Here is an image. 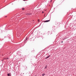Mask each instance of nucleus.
<instances>
[{
  "label": "nucleus",
  "mask_w": 76,
  "mask_h": 76,
  "mask_svg": "<svg viewBox=\"0 0 76 76\" xmlns=\"http://www.w3.org/2000/svg\"><path fill=\"white\" fill-rule=\"evenodd\" d=\"M23 1H25V0H23Z\"/></svg>",
  "instance_id": "10"
},
{
  "label": "nucleus",
  "mask_w": 76,
  "mask_h": 76,
  "mask_svg": "<svg viewBox=\"0 0 76 76\" xmlns=\"http://www.w3.org/2000/svg\"><path fill=\"white\" fill-rule=\"evenodd\" d=\"M25 9L24 8H22V10H24Z\"/></svg>",
  "instance_id": "5"
},
{
  "label": "nucleus",
  "mask_w": 76,
  "mask_h": 76,
  "mask_svg": "<svg viewBox=\"0 0 76 76\" xmlns=\"http://www.w3.org/2000/svg\"><path fill=\"white\" fill-rule=\"evenodd\" d=\"M50 20H46V21H44V22H50Z\"/></svg>",
  "instance_id": "1"
},
{
  "label": "nucleus",
  "mask_w": 76,
  "mask_h": 76,
  "mask_svg": "<svg viewBox=\"0 0 76 76\" xmlns=\"http://www.w3.org/2000/svg\"><path fill=\"white\" fill-rule=\"evenodd\" d=\"M45 75V74H43L42 75V76H44Z\"/></svg>",
  "instance_id": "4"
},
{
  "label": "nucleus",
  "mask_w": 76,
  "mask_h": 76,
  "mask_svg": "<svg viewBox=\"0 0 76 76\" xmlns=\"http://www.w3.org/2000/svg\"><path fill=\"white\" fill-rule=\"evenodd\" d=\"M30 14H27V15H29Z\"/></svg>",
  "instance_id": "11"
},
{
  "label": "nucleus",
  "mask_w": 76,
  "mask_h": 76,
  "mask_svg": "<svg viewBox=\"0 0 76 76\" xmlns=\"http://www.w3.org/2000/svg\"><path fill=\"white\" fill-rule=\"evenodd\" d=\"M7 76H11V75H10V74H7Z\"/></svg>",
  "instance_id": "3"
},
{
  "label": "nucleus",
  "mask_w": 76,
  "mask_h": 76,
  "mask_svg": "<svg viewBox=\"0 0 76 76\" xmlns=\"http://www.w3.org/2000/svg\"><path fill=\"white\" fill-rule=\"evenodd\" d=\"M25 41H26V40L25 41Z\"/></svg>",
  "instance_id": "16"
},
{
  "label": "nucleus",
  "mask_w": 76,
  "mask_h": 76,
  "mask_svg": "<svg viewBox=\"0 0 76 76\" xmlns=\"http://www.w3.org/2000/svg\"><path fill=\"white\" fill-rule=\"evenodd\" d=\"M27 39H28V38L26 37V40H27Z\"/></svg>",
  "instance_id": "6"
},
{
  "label": "nucleus",
  "mask_w": 76,
  "mask_h": 76,
  "mask_svg": "<svg viewBox=\"0 0 76 76\" xmlns=\"http://www.w3.org/2000/svg\"><path fill=\"white\" fill-rule=\"evenodd\" d=\"M25 1H26V0H25Z\"/></svg>",
  "instance_id": "15"
},
{
  "label": "nucleus",
  "mask_w": 76,
  "mask_h": 76,
  "mask_svg": "<svg viewBox=\"0 0 76 76\" xmlns=\"http://www.w3.org/2000/svg\"><path fill=\"white\" fill-rule=\"evenodd\" d=\"M36 76V75H35V76Z\"/></svg>",
  "instance_id": "17"
},
{
  "label": "nucleus",
  "mask_w": 76,
  "mask_h": 76,
  "mask_svg": "<svg viewBox=\"0 0 76 76\" xmlns=\"http://www.w3.org/2000/svg\"><path fill=\"white\" fill-rule=\"evenodd\" d=\"M42 13H44V12H42Z\"/></svg>",
  "instance_id": "12"
},
{
  "label": "nucleus",
  "mask_w": 76,
  "mask_h": 76,
  "mask_svg": "<svg viewBox=\"0 0 76 76\" xmlns=\"http://www.w3.org/2000/svg\"><path fill=\"white\" fill-rule=\"evenodd\" d=\"M46 67H45V69H46Z\"/></svg>",
  "instance_id": "14"
},
{
  "label": "nucleus",
  "mask_w": 76,
  "mask_h": 76,
  "mask_svg": "<svg viewBox=\"0 0 76 76\" xmlns=\"http://www.w3.org/2000/svg\"><path fill=\"white\" fill-rule=\"evenodd\" d=\"M5 59H9V58H6Z\"/></svg>",
  "instance_id": "8"
},
{
  "label": "nucleus",
  "mask_w": 76,
  "mask_h": 76,
  "mask_svg": "<svg viewBox=\"0 0 76 76\" xmlns=\"http://www.w3.org/2000/svg\"><path fill=\"white\" fill-rule=\"evenodd\" d=\"M50 55H49V56H48L45 59H47V58H49V57H50Z\"/></svg>",
  "instance_id": "2"
},
{
  "label": "nucleus",
  "mask_w": 76,
  "mask_h": 76,
  "mask_svg": "<svg viewBox=\"0 0 76 76\" xmlns=\"http://www.w3.org/2000/svg\"><path fill=\"white\" fill-rule=\"evenodd\" d=\"M38 20V22H39V20Z\"/></svg>",
  "instance_id": "7"
},
{
  "label": "nucleus",
  "mask_w": 76,
  "mask_h": 76,
  "mask_svg": "<svg viewBox=\"0 0 76 76\" xmlns=\"http://www.w3.org/2000/svg\"><path fill=\"white\" fill-rule=\"evenodd\" d=\"M63 42V41L61 42V43H62Z\"/></svg>",
  "instance_id": "13"
},
{
  "label": "nucleus",
  "mask_w": 76,
  "mask_h": 76,
  "mask_svg": "<svg viewBox=\"0 0 76 76\" xmlns=\"http://www.w3.org/2000/svg\"><path fill=\"white\" fill-rule=\"evenodd\" d=\"M52 1V0H51L50 2H51Z\"/></svg>",
  "instance_id": "9"
}]
</instances>
